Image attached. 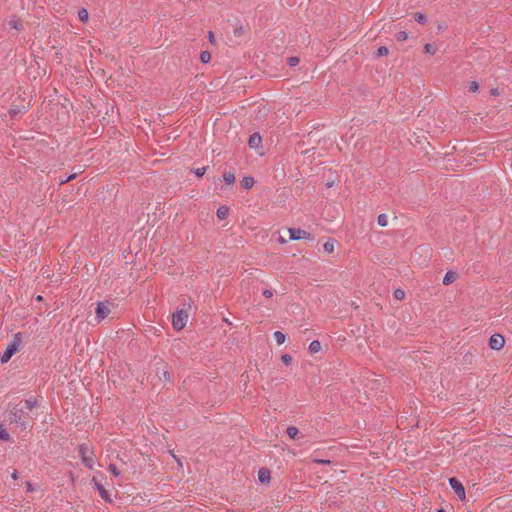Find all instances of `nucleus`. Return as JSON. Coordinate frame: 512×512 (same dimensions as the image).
<instances>
[{"mask_svg":"<svg viewBox=\"0 0 512 512\" xmlns=\"http://www.w3.org/2000/svg\"><path fill=\"white\" fill-rule=\"evenodd\" d=\"M211 59V55L208 51H203L200 54V60L202 63H208Z\"/></svg>","mask_w":512,"mask_h":512,"instance_id":"obj_24","label":"nucleus"},{"mask_svg":"<svg viewBox=\"0 0 512 512\" xmlns=\"http://www.w3.org/2000/svg\"><path fill=\"white\" fill-rule=\"evenodd\" d=\"M21 344L22 334L20 332L14 334L13 339L10 341L5 351L0 356V362L3 364L7 363L12 358V356L19 351Z\"/></svg>","mask_w":512,"mask_h":512,"instance_id":"obj_2","label":"nucleus"},{"mask_svg":"<svg viewBox=\"0 0 512 512\" xmlns=\"http://www.w3.org/2000/svg\"><path fill=\"white\" fill-rule=\"evenodd\" d=\"M223 180L228 184H232L235 181V175L232 172H225L223 174Z\"/></svg>","mask_w":512,"mask_h":512,"instance_id":"obj_20","label":"nucleus"},{"mask_svg":"<svg viewBox=\"0 0 512 512\" xmlns=\"http://www.w3.org/2000/svg\"><path fill=\"white\" fill-rule=\"evenodd\" d=\"M110 313V307L108 302H99L96 308V319L101 322Z\"/></svg>","mask_w":512,"mask_h":512,"instance_id":"obj_7","label":"nucleus"},{"mask_svg":"<svg viewBox=\"0 0 512 512\" xmlns=\"http://www.w3.org/2000/svg\"><path fill=\"white\" fill-rule=\"evenodd\" d=\"M217 217L218 219L220 220H224L228 217V214H229V208L226 207V206H220L218 209H217Z\"/></svg>","mask_w":512,"mask_h":512,"instance_id":"obj_13","label":"nucleus"},{"mask_svg":"<svg viewBox=\"0 0 512 512\" xmlns=\"http://www.w3.org/2000/svg\"><path fill=\"white\" fill-rule=\"evenodd\" d=\"M188 314L185 310H177L172 316V325L176 330H182L187 322Z\"/></svg>","mask_w":512,"mask_h":512,"instance_id":"obj_3","label":"nucleus"},{"mask_svg":"<svg viewBox=\"0 0 512 512\" xmlns=\"http://www.w3.org/2000/svg\"><path fill=\"white\" fill-rule=\"evenodd\" d=\"M505 340L500 334H494L489 339V346L493 350H499L504 346Z\"/></svg>","mask_w":512,"mask_h":512,"instance_id":"obj_9","label":"nucleus"},{"mask_svg":"<svg viewBox=\"0 0 512 512\" xmlns=\"http://www.w3.org/2000/svg\"><path fill=\"white\" fill-rule=\"evenodd\" d=\"M321 350V343L318 340H313L309 344V352L315 354Z\"/></svg>","mask_w":512,"mask_h":512,"instance_id":"obj_15","label":"nucleus"},{"mask_svg":"<svg viewBox=\"0 0 512 512\" xmlns=\"http://www.w3.org/2000/svg\"><path fill=\"white\" fill-rule=\"evenodd\" d=\"M76 175H77V174H76V173H74V174H71V175H69V176H65V178H60V180H59V184H60V185H63V184H66V183H68V182L72 181L73 179H75V178H76Z\"/></svg>","mask_w":512,"mask_h":512,"instance_id":"obj_26","label":"nucleus"},{"mask_svg":"<svg viewBox=\"0 0 512 512\" xmlns=\"http://www.w3.org/2000/svg\"><path fill=\"white\" fill-rule=\"evenodd\" d=\"M479 90V84L476 81H472L469 85L470 92H477Z\"/></svg>","mask_w":512,"mask_h":512,"instance_id":"obj_34","label":"nucleus"},{"mask_svg":"<svg viewBox=\"0 0 512 512\" xmlns=\"http://www.w3.org/2000/svg\"><path fill=\"white\" fill-rule=\"evenodd\" d=\"M289 236L291 240H300V239H309L313 240L314 238L305 230L300 228H289L288 229Z\"/></svg>","mask_w":512,"mask_h":512,"instance_id":"obj_6","label":"nucleus"},{"mask_svg":"<svg viewBox=\"0 0 512 512\" xmlns=\"http://www.w3.org/2000/svg\"><path fill=\"white\" fill-rule=\"evenodd\" d=\"M299 61H300V60H299V58H298V57L293 56V57H289V58L287 59V64H288L290 67H295V66H297V65L299 64Z\"/></svg>","mask_w":512,"mask_h":512,"instance_id":"obj_27","label":"nucleus"},{"mask_svg":"<svg viewBox=\"0 0 512 512\" xmlns=\"http://www.w3.org/2000/svg\"><path fill=\"white\" fill-rule=\"evenodd\" d=\"M206 170H207V167H201V168L194 169L192 171L195 173L196 176L202 177L205 174Z\"/></svg>","mask_w":512,"mask_h":512,"instance_id":"obj_31","label":"nucleus"},{"mask_svg":"<svg viewBox=\"0 0 512 512\" xmlns=\"http://www.w3.org/2000/svg\"><path fill=\"white\" fill-rule=\"evenodd\" d=\"M258 480L263 484H268L271 480V472L268 468L262 467L258 471Z\"/></svg>","mask_w":512,"mask_h":512,"instance_id":"obj_10","label":"nucleus"},{"mask_svg":"<svg viewBox=\"0 0 512 512\" xmlns=\"http://www.w3.org/2000/svg\"><path fill=\"white\" fill-rule=\"evenodd\" d=\"M18 113H19V110H17V109L12 108L10 110V114H11L12 117L16 116Z\"/></svg>","mask_w":512,"mask_h":512,"instance_id":"obj_41","label":"nucleus"},{"mask_svg":"<svg viewBox=\"0 0 512 512\" xmlns=\"http://www.w3.org/2000/svg\"><path fill=\"white\" fill-rule=\"evenodd\" d=\"M394 297H395V299H397V300H402V299H404V297H405V292H404V290H402V289H396V290L394 291Z\"/></svg>","mask_w":512,"mask_h":512,"instance_id":"obj_29","label":"nucleus"},{"mask_svg":"<svg viewBox=\"0 0 512 512\" xmlns=\"http://www.w3.org/2000/svg\"><path fill=\"white\" fill-rule=\"evenodd\" d=\"M458 278V274L454 271H447L444 278H443V284L444 285H450L452 284L456 279Z\"/></svg>","mask_w":512,"mask_h":512,"instance_id":"obj_12","label":"nucleus"},{"mask_svg":"<svg viewBox=\"0 0 512 512\" xmlns=\"http://www.w3.org/2000/svg\"><path fill=\"white\" fill-rule=\"evenodd\" d=\"M26 408L31 411L33 410L37 405V400L34 397H30L25 400Z\"/></svg>","mask_w":512,"mask_h":512,"instance_id":"obj_18","label":"nucleus"},{"mask_svg":"<svg viewBox=\"0 0 512 512\" xmlns=\"http://www.w3.org/2000/svg\"><path fill=\"white\" fill-rule=\"evenodd\" d=\"M274 339L277 342V344H283L285 342L286 336L281 331H275L274 332Z\"/></svg>","mask_w":512,"mask_h":512,"instance_id":"obj_17","label":"nucleus"},{"mask_svg":"<svg viewBox=\"0 0 512 512\" xmlns=\"http://www.w3.org/2000/svg\"><path fill=\"white\" fill-rule=\"evenodd\" d=\"M255 181L253 177L245 176L241 180V186L245 189H249L254 185Z\"/></svg>","mask_w":512,"mask_h":512,"instance_id":"obj_14","label":"nucleus"},{"mask_svg":"<svg viewBox=\"0 0 512 512\" xmlns=\"http://www.w3.org/2000/svg\"><path fill=\"white\" fill-rule=\"evenodd\" d=\"M28 414L19 405H14L9 411V420L11 423L17 424L22 430H26L29 426Z\"/></svg>","mask_w":512,"mask_h":512,"instance_id":"obj_1","label":"nucleus"},{"mask_svg":"<svg viewBox=\"0 0 512 512\" xmlns=\"http://www.w3.org/2000/svg\"><path fill=\"white\" fill-rule=\"evenodd\" d=\"M414 19H415V21H417L418 23H421V24H425L427 22L426 16L422 13H416L414 16Z\"/></svg>","mask_w":512,"mask_h":512,"instance_id":"obj_25","label":"nucleus"},{"mask_svg":"<svg viewBox=\"0 0 512 512\" xmlns=\"http://www.w3.org/2000/svg\"><path fill=\"white\" fill-rule=\"evenodd\" d=\"M388 53H389V49H388L386 46H380V47L377 49L376 55H377L378 57H383V56L388 55Z\"/></svg>","mask_w":512,"mask_h":512,"instance_id":"obj_23","label":"nucleus"},{"mask_svg":"<svg viewBox=\"0 0 512 512\" xmlns=\"http://www.w3.org/2000/svg\"><path fill=\"white\" fill-rule=\"evenodd\" d=\"M408 35L405 31H400L396 34V39L398 41H405L407 39Z\"/></svg>","mask_w":512,"mask_h":512,"instance_id":"obj_32","label":"nucleus"},{"mask_svg":"<svg viewBox=\"0 0 512 512\" xmlns=\"http://www.w3.org/2000/svg\"><path fill=\"white\" fill-rule=\"evenodd\" d=\"M437 512H446L444 509H439Z\"/></svg>","mask_w":512,"mask_h":512,"instance_id":"obj_46","label":"nucleus"},{"mask_svg":"<svg viewBox=\"0 0 512 512\" xmlns=\"http://www.w3.org/2000/svg\"><path fill=\"white\" fill-rule=\"evenodd\" d=\"M26 487L29 492H32L34 490L32 487V483L29 481H26Z\"/></svg>","mask_w":512,"mask_h":512,"instance_id":"obj_40","label":"nucleus"},{"mask_svg":"<svg viewBox=\"0 0 512 512\" xmlns=\"http://www.w3.org/2000/svg\"><path fill=\"white\" fill-rule=\"evenodd\" d=\"M262 143V138L259 133H253L249 137L248 145L250 148H258Z\"/></svg>","mask_w":512,"mask_h":512,"instance_id":"obj_11","label":"nucleus"},{"mask_svg":"<svg viewBox=\"0 0 512 512\" xmlns=\"http://www.w3.org/2000/svg\"><path fill=\"white\" fill-rule=\"evenodd\" d=\"M162 374L165 380H170V373L168 371L164 370Z\"/></svg>","mask_w":512,"mask_h":512,"instance_id":"obj_39","label":"nucleus"},{"mask_svg":"<svg viewBox=\"0 0 512 512\" xmlns=\"http://www.w3.org/2000/svg\"><path fill=\"white\" fill-rule=\"evenodd\" d=\"M286 432H287V435H288L290 438H292V439H295V438L298 436V434H299V430H298V428H297V427H295V426H290V427H288V428H287V430H286Z\"/></svg>","mask_w":512,"mask_h":512,"instance_id":"obj_19","label":"nucleus"},{"mask_svg":"<svg viewBox=\"0 0 512 512\" xmlns=\"http://www.w3.org/2000/svg\"><path fill=\"white\" fill-rule=\"evenodd\" d=\"M262 294L267 298H271L273 296V291L269 289H264Z\"/></svg>","mask_w":512,"mask_h":512,"instance_id":"obj_37","label":"nucleus"},{"mask_svg":"<svg viewBox=\"0 0 512 512\" xmlns=\"http://www.w3.org/2000/svg\"><path fill=\"white\" fill-rule=\"evenodd\" d=\"M281 360L286 366H288L292 362V357L289 354H284L281 356Z\"/></svg>","mask_w":512,"mask_h":512,"instance_id":"obj_30","label":"nucleus"},{"mask_svg":"<svg viewBox=\"0 0 512 512\" xmlns=\"http://www.w3.org/2000/svg\"><path fill=\"white\" fill-rule=\"evenodd\" d=\"M314 462L321 465H328L331 463V461L327 459H315Z\"/></svg>","mask_w":512,"mask_h":512,"instance_id":"obj_36","label":"nucleus"},{"mask_svg":"<svg viewBox=\"0 0 512 512\" xmlns=\"http://www.w3.org/2000/svg\"><path fill=\"white\" fill-rule=\"evenodd\" d=\"M424 49H425V52L426 53H429V54H434L435 53V47L433 44H430V43H427L425 46H424Z\"/></svg>","mask_w":512,"mask_h":512,"instance_id":"obj_33","label":"nucleus"},{"mask_svg":"<svg viewBox=\"0 0 512 512\" xmlns=\"http://www.w3.org/2000/svg\"><path fill=\"white\" fill-rule=\"evenodd\" d=\"M9 25L15 29H19V24L16 20L9 21Z\"/></svg>","mask_w":512,"mask_h":512,"instance_id":"obj_38","label":"nucleus"},{"mask_svg":"<svg viewBox=\"0 0 512 512\" xmlns=\"http://www.w3.org/2000/svg\"><path fill=\"white\" fill-rule=\"evenodd\" d=\"M11 477L14 479V480H17L18 479V471L17 470H14L11 474Z\"/></svg>","mask_w":512,"mask_h":512,"instance_id":"obj_42","label":"nucleus"},{"mask_svg":"<svg viewBox=\"0 0 512 512\" xmlns=\"http://www.w3.org/2000/svg\"><path fill=\"white\" fill-rule=\"evenodd\" d=\"M450 487L453 489L455 494L460 500H465L466 494H465V488L463 484L455 477H452L449 479Z\"/></svg>","mask_w":512,"mask_h":512,"instance_id":"obj_5","label":"nucleus"},{"mask_svg":"<svg viewBox=\"0 0 512 512\" xmlns=\"http://www.w3.org/2000/svg\"><path fill=\"white\" fill-rule=\"evenodd\" d=\"M10 436H9V433L7 432V430L5 428H3L1 425H0V440H9Z\"/></svg>","mask_w":512,"mask_h":512,"instance_id":"obj_28","label":"nucleus"},{"mask_svg":"<svg viewBox=\"0 0 512 512\" xmlns=\"http://www.w3.org/2000/svg\"><path fill=\"white\" fill-rule=\"evenodd\" d=\"M377 222L380 226L385 227L388 224V217L386 214H380L377 218Z\"/></svg>","mask_w":512,"mask_h":512,"instance_id":"obj_22","label":"nucleus"},{"mask_svg":"<svg viewBox=\"0 0 512 512\" xmlns=\"http://www.w3.org/2000/svg\"><path fill=\"white\" fill-rule=\"evenodd\" d=\"M109 471L112 472V474L114 476H119L120 475V471L117 469L116 465L115 464H110L109 467H108Z\"/></svg>","mask_w":512,"mask_h":512,"instance_id":"obj_35","label":"nucleus"},{"mask_svg":"<svg viewBox=\"0 0 512 512\" xmlns=\"http://www.w3.org/2000/svg\"><path fill=\"white\" fill-rule=\"evenodd\" d=\"M36 300L41 301L42 300V296H40V295L37 296Z\"/></svg>","mask_w":512,"mask_h":512,"instance_id":"obj_44","label":"nucleus"},{"mask_svg":"<svg viewBox=\"0 0 512 512\" xmlns=\"http://www.w3.org/2000/svg\"><path fill=\"white\" fill-rule=\"evenodd\" d=\"M91 482L99 492L101 498L107 503H112V498L110 497L109 492L104 488V486L97 480L95 476L92 478Z\"/></svg>","mask_w":512,"mask_h":512,"instance_id":"obj_8","label":"nucleus"},{"mask_svg":"<svg viewBox=\"0 0 512 512\" xmlns=\"http://www.w3.org/2000/svg\"><path fill=\"white\" fill-rule=\"evenodd\" d=\"M281 243H285L286 240L284 238H280Z\"/></svg>","mask_w":512,"mask_h":512,"instance_id":"obj_45","label":"nucleus"},{"mask_svg":"<svg viewBox=\"0 0 512 512\" xmlns=\"http://www.w3.org/2000/svg\"><path fill=\"white\" fill-rule=\"evenodd\" d=\"M78 18L81 22H86L89 18V13L85 8L78 10Z\"/></svg>","mask_w":512,"mask_h":512,"instance_id":"obj_16","label":"nucleus"},{"mask_svg":"<svg viewBox=\"0 0 512 512\" xmlns=\"http://www.w3.org/2000/svg\"><path fill=\"white\" fill-rule=\"evenodd\" d=\"M213 38H214L213 33H212V32H209V39H210V41H211V42L213 41Z\"/></svg>","mask_w":512,"mask_h":512,"instance_id":"obj_43","label":"nucleus"},{"mask_svg":"<svg viewBox=\"0 0 512 512\" xmlns=\"http://www.w3.org/2000/svg\"><path fill=\"white\" fill-rule=\"evenodd\" d=\"M324 251L327 253H332L334 251V241L328 240L323 245Z\"/></svg>","mask_w":512,"mask_h":512,"instance_id":"obj_21","label":"nucleus"},{"mask_svg":"<svg viewBox=\"0 0 512 512\" xmlns=\"http://www.w3.org/2000/svg\"><path fill=\"white\" fill-rule=\"evenodd\" d=\"M90 450L86 444H81L79 446V454L81 456V460L83 464L89 468L92 469L94 465V459L91 455H89Z\"/></svg>","mask_w":512,"mask_h":512,"instance_id":"obj_4","label":"nucleus"}]
</instances>
